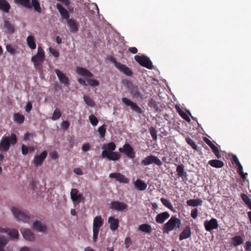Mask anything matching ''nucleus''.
Listing matches in <instances>:
<instances>
[{"mask_svg":"<svg viewBox=\"0 0 251 251\" xmlns=\"http://www.w3.org/2000/svg\"><path fill=\"white\" fill-rule=\"evenodd\" d=\"M116 148V144L113 142L104 144L101 148L102 149V157L106 158L108 160L117 161L119 160L121 157V154L118 152L114 151Z\"/></svg>","mask_w":251,"mask_h":251,"instance_id":"1","label":"nucleus"},{"mask_svg":"<svg viewBox=\"0 0 251 251\" xmlns=\"http://www.w3.org/2000/svg\"><path fill=\"white\" fill-rule=\"evenodd\" d=\"M56 6L62 18L67 20L70 31L73 33H76L78 30V24L74 19H70L68 11L63 7L61 4L58 3Z\"/></svg>","mask_w":251,"mask_h":251,"instance_id":"2","label":"nucleus"},{"mask_svg":"<svg viewBox=\"0 0 251 251\" xmlns=\"http://www.w3.org/2000/svg\"><path fill=\"white\" fill-rule=\"evenodd\" d=\"M17 142V138L15 134H11L10 136H3L0 141V151H7L10 145H14Z\"/></svg>","mask_w":251,"mask_h":251,"instance_id":"3","label":"nucleus"},{"mask_svg":"<svg viewBox=\"0 0 251 251\" xmlns=\"http://www.w3.org/2000/svg\"><path fill=\"white\" fill-rule=\"evenodd\" d=\"M181 226V221L176 216H172L163 227V233L168 234L176 228H179Z\"/></svg>","mask_w":251,"mask_h":251,"instance_id":"4","label":"nucleus"},{"mask_svg":"<svg viewBox=\"0 0 251 251\" xmlns=\"http://www.w3.org/2000/svg\"><path fill=\"white\" fill-rule=\"evenodd\" d=\"M45 59V52L41 46L38 47L37 53L31 57V61L33 63L35 67L42 65Z\"/></svg>","mask_w":251,"mask_h":251,"instance_id":"5","label":"nucleus"},{"mask_svg":"<svg viewBox=\"0 0 251 251\" xmlns=\"http://www.w3.org/2000/svg\"><path fill=\"white\" fill-rule=\"evenodd\" d=\"M124 84L128 89L130 94L133 97L142 98V95L140 92L137 86L134 85L132 82L128 80H125Z\"/></svg>","mask_w":251,"mask_h":251,"instance_id":"6","label":"nucleus"},{"mask_svg":"<svg viewBox=\"0 0 251 251\" xmlns=\"http://www.w3.org/2000/svg\"><path fill=\"white\" fill-rule=\"evenodd\" d=\"M151 164H154L158 166L162 165V161L156 156L150 155L146 157L141 161V165L143 166L150 165Z\"/></svg>","mask_w":251,"mask_h":251,"instance_id":"7","label":"nucleus"},{"mask_svg":"<svg viewBox=\"0 0 251 251\" xmlns=\"http://www.w3.org/2000/svg\"><path fill=\"white\" fill-rule=\"evenodd\" d=\"M134 59L142 66L146 67L148 69H152L153 68L151 61L150 58L146 56L136 55L134 56Z\"/></svg>","mask_w":251,"mask_h":251,"instance_id":"8","label":"nucleus"},{"mask_svg":"<svg viewBox=\"0 0 251 251\" xmlns=\"http://www.w3.org/2000/svg\"><path fill=\"white\" fill-rule=\"evenodd\" d=\"M14 216L18 220L25 223H29L30 217L25 214L24 212L16 207H13L11 209Z\"/></svg>","mask_w":251,"mask_h":251,"instance_id":"9","label":"nucleus"},{"mask_svg":"<svg viewBox=\"0 0 251 251\" xmlns=\"http://www.w3.org/2000/svg\"><path fill=\"white\" fill-rule=\"evenodd\" d=\"M115 67L121 72L127 76H131L133 75L132 71L126 65L116 61H114Z\"/></svg>","mask_w":251,"mask_h":251,"instance_id":"10","label":"nucleus"},{"mask_svg":"<svg viewBox=\"0 0 251 251\" xmlns=\"http://www.w3.org/2000/svg\"><path fill=\"white\" fill-rule=\"evenodd\" d=\"M122 101L126 105L130 106L131 109L136 112L138 114H141L143 113L141 108L135 102L126 98H123Z\"/></svg>","mask_w":251,"mask_h":251,"instance_id":"11","label":"nucleus"},{"mask_svg":"<svg viewBox=\"0 0 251 251\" xmlns=\"http://www.w3.org/2000/svg\"><path fill=\"white\" fill-rule=\"evenodd\" d=\"M78 190L75 188H73L71 192V198L74 204L79 203L84 201L82 194H78Z\"/></svg>","mask_w":251,"mask_h":251,"instance_id":"12","label":"nucleus"},{"mask_svg":"<svg viewBox=\"0 0 251 251\" xmlns=\"http://www.w3.org/2000/svg\"><path fill=\"white\" fill-rule=\"evenodd\" d=\"M119 151L120 152L126 153L128 158L133 159L135 156L133 148L128 144H125L123 148L119 149Z\"/></svg>","mask_w":251,"mask_h":251,"instance_id":"13","label":"nucleus"},{"mask_svg":"<svg viewBox=\"0 0 251 251\" xmlns=\"http://www.w3.org/2000/svg\"><path fill=\"white\" fill-rule=\"evenodd\" d=\"M218 221L215 218H212L210 220H206L204 222V228L207 231L216 229L218 228Z\"/></svg>","mask_w":251,"mask_h":251,"instance_id":"14","label":"nucleus"},{"mask_svg":"<svg viewBox=\"0 0 251 251\" xmlns=\"http://www.w3.org/2000/svg\"><path fill=\"white\" fill-rule=\"evenodd\" d=\"M47 151H43L40 155H36L34 156L33 163L35 167L41 166L43 161L45 159L47 156Z\"/></svg>","mask_w":251,"mask_h":251,"instance_id":"15","label":"nucleus"},{"mask_svg":"<svg viewBox=\"0 0 251 251\" xmlns=\"http://www.w3.org/2000/svg\"><path fill=\"white\" fill-rule=\"evenodd\" d=\"M127 206L126 204L118 201H112L110 204L111 209L120 211L126 209Z\"/></svg>","mask_w":251,"mask_h":251,"instance_id":"16","label":"nucleus"},{"mask_svg":"<svg viewBox=\"0 0 251 251\" xmlns=\"http://www.w3.org/2000/svg\"><path fill=\"white\" fill-rule=\"evenodd\" d=\"M109 177L111 178H115L117 181L121 183H127L129 182L127 178L125 177V176L119 173H112L109 175Z\"/></svg>","mask_w":251,"mask_h":251,"instance_id":"17","label":"nucleus"},{"mask_svg":"<svg viewBox=\"0 0 251 251\" xmlns=\"http://www.w3.org/2000/svg\"><path fill=\"white\" fill-rule=\"evenodd\" d=\"M21 232L25 239L29 241H33L34 240V234L30 229L27 228H22L21 229Z\"/></svg>","mask_w":251,"mask_h":251,"instance_id":"18","label":"nucleus"},{"mask_svg":"<svg viewBox=\"0 0 251 251\" xmlns=\"http://www.w3.org/2000/svg\"><path fill=\"white\" fill-rule=\"evenodd\" d=\"M55 72L58 77L60 82L64 84V85L68 86L69 85V80L68 77L58 69H55Z\"/></svg>","mask_w":251,"mask_h":251,"instance_id":"19","label":"nucleus"},{"mask_svg":"<svg viewBox=\"0 0 251 251\" xmlns=\"http://www.w3.org/2000/svg\"><path fill=\"white\" fill-rule=\"evenodd\" d=\"M108 223L109 224L110 229L114 231L116 230L119 226V221L113 217L110 216L108 219Z\"/></svg>","mask_w":251,"mask_h":251,"instance_id":"20","label":"nucleus"},{"mask_svg":"<svg viewBox=\"0 0 251 251\" xmlns=\"http://www.w3.org/2000/svg\"><path fill=\"white\" fill-rule=\"evenodd\" d=\"M191 235V228L189 226H186L182 230L179 236V240L182 241L188 238Z\"/></svg>","mask_w":251,"mask_h":251,"instance_id":"21","label":"nucleus"},{"mask_svg":"<svg viewBox=\"0 0 251 251\" xmlns=\"http://www.w3.org/2000/svg\"><path fill=\"white\" fill-rule=\"evenodd\" d=\"M76 72L78 75H79L84 77H92L93 75L89 71L85 68L78 67L76 68Z\"/></svg>","mask_w":251,"mask_h":251,"instance_id":"22","label":"nucleus"},{"mask_svg":"<svg viewBox=\"0 0 251 251\" xmlns=\"http://www.w3.org/2000/svg\"><path fill=\"white\" fill-rule=\"evenodd\" d=\"M170 217V214L169 212L166 211L157 215L155 220L157 223L159 224H162L164 221L168 219Z\"/></svg>","mask_w":251,"mask_h":251,"instance_id":"23","label":"nucleus"},{"mask_svg":"<svg viewBox=\"0 0 251 251\" xmlns=\"http://www.w3.org/2000/svg\"><path fill=\"white\" fill-rule=\"evenodd\" d=\"M32 227L33 229L41 232H45L47 230V227L39 221H35L33 224Z\"/></svg>","mask_w":251,"mask_h":251,"instance_id":"24","label":"nucleus"},{"mask_svg":"<svg viewBox=\"0 0 251 251\" xmlns=\"http://www.w3.org/2000/svg\"><path fill=\"white\" fill-rule=\"evenodd\" d=\"M103 221L101 216H96L93 220V227L100 229L103 225Z\"/></svg>","mask_w":251,"mask_h":251,"instance_id":"25","label":"nucleus"},{"mask_svg":"<svg viewBox=\"0 0 251 251\" xmlns=\"http://www.w3.org/2000/svg\"><path fill=\"white\" fill-rule=\"evenodd\" d=\"M243 238L239 235H236L232 237L230 240L231 244L234 247L238 246L243 243Z\"/></svg>","mask_w":251,"mask_h":251,"instance_id":"26","label":"nucleus"},{"mask_svg":"<svg viewBox=\"0 0 251 251\" xmlns=\"http://www.w3.org/2000/svg\"><path fill=\"white\" fill-rule=\"evenodd\" d=\"M208 163L211 166L216 168H221L224 166V163L223 161L217 159L210 160L208 161Z\"/></svg>","mask_w":251,"mask_h":251,"instance_id":"27","label":"nucleus"},{"mask_svg":"<svg viewBox=\"0 0 251 251\" xmlns=\"http://www.w3.org/2000/svg\"><path fill=\"white\" fill-rule=\"evenodd\" d=\"M135 188L138 190L143 191L145 190L147 187V184L143 181L137 179L134 183Z\"/></svg>","mask_w":251,"mask_h":251,"instance_id":"28","label":"nucleus"},{"mask_svg":"<svg viewBox=\"0 0 251 251\" xmlns=\"http://www.w3.org/2000/svg\"><path fill=\"white\" fill-rule=\"evenodd\" d=\"M138 230L141 232H145L147 233H151L152 231L151 225L148 224H143L139 225Z\"/></svg>","mask_w":251,"mask_h":251,"instance_id":"29","label":"nucleus"},{"mask_svg":"<svg viewBox=\"0 0 251 251\" xmlns=\"http://www.w3.org/2000/svg\"><path fill=\"white\" fill-rule=\"evenodd\" d=\"M27 44L31 50L36 49V45L35 42V38L33 35H29L26 39Z\"/></svg>","mask_w":251,"mask_h":251,"instance_id":"30","label":"nucleus"},{"mask_svg":"<svg viewBox=\"0 0 251 251\" xmlns=\"http://www.w3.org/2000/svg\"><path fill=\"white\" fill-rule=\"evenodd\" d=\"M11 7L5 0H0V10L8 13Z\"/></svg>","mask_w":251,"mask_h":251,"instance_id":"31","label":"nucleus"},{"mask_svg":"<svg viewBox=\"0 0 251 251\" xmlns=\"http://www.w3.org/2000/svg\"><path fill=\"white\" fill-rule=\"evenodd\" d=\"M202 201L199 199H190L186 201L187 204L190 206H197L202 204Z\"/></svg>","mask_w":251,"mask_h":251,"instance_id":"32","label":"nucleus"},{"mask_svg":"<svg viewBox=\"0 0 251 251\" xmlns=\"http://www.w3.org/2000/svg\"><path fill=\"white\" fill-rule=\"evenodd\" d=\"M14 121L19 124H23L25 120V116L19 113H15L13 115Z\"/></svg>","mask_w":251,"mask_h":251,"instance_id":"33","label":"nucleus"},{"mask_svg":"<svg viewBox=\"0 0 251 251\" xmlns=\"http://www.w3.org/2000/svg\"><path fill=\"white\" fill-rule=\"evenodd\" d=\"M176 172L179 177H186V172L184 171V166L182 164L178 165L176 168Z\"/></svg>","mask_w":251,"mask_h":251,"instance_id":"34","label":"nucleus"},{"mask_svg":"<svg viewBox=\"0 0 251 251\" xmlns=\"http://www.w3.org/2000/svg\"><path fill=\"white\" fill-rule=\"evenodd\" d=\"M14 1L16 4H20L26 8H32L30 0H15Z\"/></svg>","mask_w":251,"mask_h":251,"instance_id":"35","label":"nucleus"},{"mask_svg":"<svg viewBox=\"0 0 251 251\" xmlns=\"http://www.w3.org/2000/svg\"><path fill=\"white\" fill-rule=\"evenodd\" d=\"M160 201H161V202L162 203V204L165 206H166V207H167L168 208H169L170 210H171V211H172L173 212L175 211V209H174V207L173 206L171 202L168 200H167L165 198H161Z\"/></svg>","mask_w":251,"mask_h":251,"instance_id":"36","label":"nucleus"},{"mask_svg":"<svg viewBox=\"0 0 251 251\" xmlns=\"http://www.w3.org/2000/svg\"><path fill=\"white\" fill-rule=\"evenodd\" d=\"M4 26L7 29V32L9 33H13L15 31V28L13 25H12L9 21H4Z\"/></svg>","mask_w":251,"mask_h":251,"instance_id":"37","label":"nucleus"},{"mask_svg":"<svg viewBox=\"0 0 251 251\" xmlns=\"http://www.w3.org/2000/svg\"><path fill=\"white\" fill-rule=\"evenodd\" d=\"M31 6L33 7L34 10L38 13H41L42 12L41 8L40 7V3L38 0H31Z\"/></svg>","mask_w":251,"mask_h":251,"instance_id":"38","label":"nucleus"},{"mask_svg":"<svg viewBox=\"0 0 251 251\" xmlns=\"http://www.w3.org/2000/svg\"><path fill=\"white\" fill-rule=\"evenodd\" d=\"M177 112L178 113L179 115L185 120H186L188 122H190L191 120L187 114L182 111L179 107H176Z\"/></svg>","mask_w":251,"mask_h":251,"instance_id":"39","label":"nucleus"},{"mask_svg":"<svg viewBox=\"0 0 251 251\" xmlns=\"http://www.w3.org/2000/svg\"><path fill=\"white\" fill-rule=\"evenodd\" d=\"M241 198L245 203L251 210V201L249 197L246 194L243 193L241 195Z\"/></svg>","mask_w":251,"mask_h":251,"instance_id":"40","label":"nucleus"},{"mask_svg":"<svg viewBox=\"0 0 251 251\" xmlns=\"http://www.w3.org/2000/svg\"><path fill=\"white\" fill-rule=\"evenodd\" d=\"M8 243V240L4 236H0V251H5L4 247Z\"/></svg>","mask_w":251,"mask_h":251,"instance_id":"41","label":"nucleus"},{"mask_svg":"<svg viewBox=\"0 0 251 251\" xmlns=\"http://www.w3.org/2000/svg\"><path fill=\"white\" fill-rule=\"evenodd\" d=\"M83 99L85 102L88 105L94 107L95 105V101L88 96L84 95L83 96Z\"/></svg>","mask_w":251,"mask_h":251,"instance_id":"42","label":"nucleus"},{"mask_svg":"<svg viewBox=\"0 0 251 251\" xmlns=\"http://www.w3.org/2000/svg\"><path fill=\"white\" fill-rule=\"evenodd\" d=\"M106 125L104 124L98 128V131L100 134V138L104 139L106 133Z\"/></svg>","mask_w":251,"mask_h":251,"instance_id":"43","label":"nucleus"},{"mask_svg":"<svg viewBox=\"0 0 251 251\" xmlns=\"http://www.w3.org/2000/svg\"><path fill=\"white\" fill-rule=\"evenodd\" d=\"M61 116V113L60 110L58 108H56L52 114L51 119L53 121H56L58 120L60 117Z\"/></svg>","mask_w":251,"mask_h":251,"instance_id":"44","label":"nucleus"},{"mask_svg":"<svg viewBox=\"0 0 251 251\" xmlns=\"http://www.w3.org/2000/svg\"><path fill=\"white\" fill-rule=\"evenodd\" d=\"M185 140L187 143L193 149L196 151L198 150L197 146L191 138H190L189 137H187L185 138Z\"/></svg>","mask_w":251,"mask_h":251,"instance_id":"45","label":"nucleus"},{"mask_svg":"<svg viewBox=\"0 0 251 251\" xmlns=\"http://www.w3.org/2000/svg\"><path fill=\"white\" fill-rule=\"evenodd\" d=\"M89 119L91 124L93 126H96L98 125L99 121L95 115L93 114L90 115L89 117Z\"/></svg>","mask_w":251,"mask_h":251,"instance_id":"46","label":"nucleus"},{"mask_svg":"<svg viewBox=\"0 0 251 251\" xmlns=\"http://www.w3.org/2000/svg\"><path fill=\"white\" fill-rule=\"evenodd\" d=\"M148 105H149V107H151V108H153L154 109H155L156 110H157V108H158V106H157V102L152 98H151L149 100Z\"/></svg>","mask_w":251,"mask_h":251,"instance_id":"47","label":"nucleus"},{"mask_svg":"<svg viewBox=\"0 0 251 251\" xmlns=\"http://www.w3.org/2000/svg\"><path fill=\"white\" fill-rule=\"evenodd\" d=\"M9 235L14 238H17L19 236L18 231L15 229H12L8 230Z\"/></svg>","mask_w":251,"mask_h":251,"instance_id":"48","label":"nucleus"},{"mask_svg":"<svg viewBox=\"0 0 251 251\" xmlns=\"http://www.w3.org/2000/svg\"><path fill=\"white\" fill-rule=\"evenodd\" d=\"M87 81L88 84L91 86H98L100 84L99 82L95 79H87Z\"/></svg>","mask_w":251,"mask_h":251,"instance_id":"49","label":"nucleus"},{"mask_svg":"<svg viewBox=\"0 0 251 251\" xmlns=\"http://www.w3.org/2000/svg\"><path fill=\"white\" fill-rule=\"evenodd\" d=\"M150 132L152 139L156 141L157 140V134L155 129L153 127H151L150 128Z\"/></svg>","mask_w":251,"mask_h":251,"instance_id":"50","label":"nucleus"},{"mask_svg":"<svg viewBox=\"0 0 251 251\" xmlns=\"http://www.w3.org/2000/svg\"><path fill=\"white\" fill-rule=\"evenodd\" d=\"M99 230H100V229H99V228H95L93 227V241L94 242H96L97 240Z\"/></svg>","mask_w":251,"mask_h":251,"instance_id":"51","label":"nucleus"},{"mask_svg":"<svg viewBox=\"0 0 251 251\" xmlns=\"http://www.w3.org/2000/svg\"><path fill=\"white\" fill-rule=\"evenodd\" d=\"M50 52L55 57H58L59 56V52L58 51L51 47L49 48Z\"/></svg>","mask_w":251,"mask_h":251,"instance_id":"52","label":"nucleus"},{"mask_svg":"<svg viewBox=\"0 0 251 251\" xmlns=\"http://www.w3.org/2000/svg\"><path fill=\"white\" fill-rule=\"evenodd\" d=\"M28 148L25 145L22 146V152L24 155H26L28 152Z\"/></svg>","mask_w":251,"mask_h":251,"instance_id":"53","label":"nucleus"},{"mask_svg":"<svg viewBox=\"0 0 251 251\" xmlns=\"http://www.w3.org/2000/svg\"><path fill=\"white\" fill-rule=\"evenodd\" d=\"M32 105L31 102L30 101L27 102L25 107V111L29 113L32 109Z\"/></svg>","mask_w":251,"mask_h":251,"instance_id":"54","label":"nucleus"},{"mask_svg":"<svg viewBox=\"0 0 251 251\" xmlns=\"http://www.w3.org/2000/svg\"><path fill=\"white\" fill-rule=\"evenodd\" d=\"M70 126V124L68 121H64L62 124H61V127L64 129H67Z\"/></svg>","mask_w":251,"mask_h":251,"instance_id":"55","label":"nucleus"},{"mask_svg":"<svg viewBox=\"0 0 251 251\" xmlns=\"http://www.w3.org/2000/svg\"><path fill=\"white\" fill-rule=\"evenodd\" d=\"M6 49L7 51L11 54H14L15 53V50L10 45H7Z\"/></svg>","mask_w":251,"mask_h":251,"instance_id":"56","label":"nucleus"},{"mask_svg":"<svg viewBox=\"0 0 251 251\" xmlns=\"http://www.w3.org/2000/svg\"><path fill=\"white\" fill-rule=\"evenodd\" d=\"M198 211L197 208H195L191 211V216L193 219H196L198 216Z\"/></svg>","mask_w":251,"mask_h":251,"instance_id":"57","label":"nucleus"},{"mask_svg":"<svg viewBox=\"0 0 251 251\" xmlns=\"http://www.w3.org/2000/svg\"><path fill=\"white\" fill-rule=\"evenodd\" d=\"M90 149V146L88 143L84 144L82 147V150L83 151H87Z\"/></svg>","mask_w":251,"mask_h":251,"instance_id":"58","label":"nucleus"},{"mask_svg":"<svg viewBox=\"0 0 251 251\" xmlns=\"http://www.w3.org/2000/svg\"><path fill=\"white\" fill-rule=\"evenodd\" d=\"M245 248L247 251H251V242H246Z\"/></svg>","mask_w":251,"mask_h":251,"instance_id":"59","label":"nucleus"},{"mask_svg":"<svg viewBox=\"0 0 251 251\" xmlns=\"http://www.w3.org/2000/svg\"><path fill=\"white\" fill-rule=\"evenodd\" d=\"M74 172L76 175L81 176L83 175L82 170L79 168H76L74 169Z\"/></svg>","mask_w":251,"mask_h":251,"instance_id":"60","label":"nucleus"},{"mask_svg":"<svg viewBox=\"0 0 251 251\" xmlns=\"http://www.w3.org/2000/svg\"><path fill=\"white\" fill-rule=\"evenodd\" d=\"M33 137L32 134L29 133H26L25 134V136L24 137V140L25 141H28L29 140L30 137Z\"/></svg>","mask_w":251,"mask_h":251,"instance_id":"61","label":"nucleus"},{"mask_svg":"<svg viewBox=\"0 0 251 251\" xmlns=\"http://www.w3.org/2000/svg\"><path fill=\"white\" fill-rule=\"evenodd\" d=\"M203 140L209 146L210 148H211V147L214 145L212 142L206 137H203Z\"/></svg>","mask_w":251,"mask_h":251,"instance_id":"62","label":"nucleus"},{"mask_svg":"<svg viewBox=\"0 0 251 251\" xmlns=\"http://www.w3.org/2000/svg\"><path fill=\"white\" fill-rule=\"evenodd\" d=\"M213 152L217 158L219 159L221 157V155L218 148L214 150Z\"/></svg>","mask_w":251,"mask_h":251,"instance_id":"63","label":"nucleus"},{"mask_svg":"<svg viewBox=\"0 0 251 251\" xmlns=\"http://www.w3.org/2000/svg\"><path fill=\"white\" fill-rule=\"evenodd\" d=\"M50 155L52 159H57L58 157V153L56 151H53L50 152Z\"/></svg>","mask_w":251,"mask_h":251,"instance_id":"64","label":"nucleus"}]
</instances>
